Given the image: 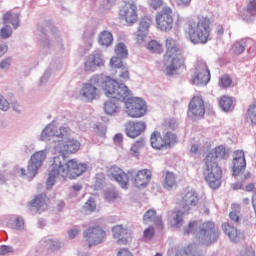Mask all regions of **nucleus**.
<instances>
[{
	"label": "nucleus",
	"instance_id": "obj_1",
	"mask_svg": "<svg viewBox=\"0 0 256 256\" xmlns=\"http://www.w3.org/2000/svg\"><path fill=\"white\" fill-rule=\"evenodd\" d=\"M97 89H102L110 99H125L127 96V88L123 83H118L116 79L109 76H93L82 88V95L88 101H93L97 97Z\"/></svg>",
	"mask_w": 256,
	"mask_h": 256
},
{
	"label": "nucleus",
	"instance_id": "obj_2",
	"mask_svg": "<svg viewBox=\"0 0 256 256\" xmlns=\"http://www.w3.org/2000/svg\"><path fill=\"white\" fill-rule=\"evenodd\" d=\"M86 171L87 164H83L75 158L67 161L65 156H55L49 177L46 181V187L47 189H51V187L55 185L56 177H62V179H77V177H81Z\"/></svg>",
	"mask_w": 256,
	"mask_h": 256
},
{
	"label": "nucleus",
	"instance_id": "obj_3",
	"mask_svg": "<svg viewBox=\"0 0 256 256\" xmlns=\"http://www.w3.org/2000/svg\"><path fill=\"white\" fill-rule=\"evenodd\" d=\"M187 35L193 45H205L211 39V20L207 17L190 20Z\"/></svg>",
	"mask_w": 256,
	"mask_h": 256
},
{
	"label": "nucleus",
	"instance_id": "obj_4",
	"mask_svg": "<svg viewBox=\"0 0 256 256\" xmlns=\"http://www.w3.org/2000/svg\"><path fill=\"white\" fill-rule=\"evenodd\" d=\"M165 57L166 59H171L170 65L165 68V74L168 75V77H171L176 73H183V71H187L185 58H183V54H181L177 41L174 39L166 40Z\"/></svg>",
	"mask_w": 256,
	"mask_h": 256
},
{
	"label": "nucleus",
	"instance_id": "obj_5",
	"mask_svg": "<svg viewBox=\"0 0 256 256\" xmlns=\"http://www.w3.org/2000/svg\"><path fill=\"white\" fill-rule=\"evenodd\" d=\"M203 176L210 189H219L223 183V169L219 166L218 161H214L211 157L203 160Z\"/></svg>",
	"mask_w": 256,
	"mask_h": 256
},
{
	"label": "nucleus",
	"instance_id": "obj_6",
	"mask_svg": "<svg viewBox=\"0 0 256 256\" xmlns=\"http://www.w3.org/2000/svg\"><path fill=\"white\" fill-rule=\"evenodd\" d=\"M126 88L127 94L124 98H114L117 101H124L126 107V113L129 117L133 119H139V117H143L145 113H147V104L143 99L137 97H131V90L127 85L123 84Z\"/></svg>",
	"mask_w": 256,
	"mask_h": 256
},
{
	"label": "nucleus",
	"instance_id": "obj_7",
	"mask_svg": "<svg viewBox=\"0 0 256 256\" xmlns=\"http://www.w3.org/2000/svg\"><path fill=\"white\" fill-rule=\"evenodd\" d=\"M247 168V161L245 160V152L243 150H236L233 157V177H239L238 181L233 184V189H243V183L247 179H251L250 172L243 174Z\"/></svg>",
	"mask_w": 256,
	"mask_h": 256
},
{
	"label": "nucleus",
	"instance_id": "obj_8",
	"mask_svg": "<svg viewBox=\"0 0 256 256\" xmlns=\"http://www.w3.org/2000/svg\"><path fill=\"white\" fill-rule=\"evenodd\" d=\"M84 243L86 247L91 249V247H96V245H101L103 241H105V237H107V232L100 225H94L88 227L84 233Z\"/></svg>",
	"mask_w": 256,
	"mask_h": 256
},
{
	"label": "nucleus",
	"instance_id": "obj_9",
	"mask_svg": "<svg viewBox=\"0 0 256 256\" xmlns=\"http://www.w3.org/2000/svg\"><path fill=\"white\" fill-rule=\"evenodd\" d=\"M45 159H47V154L45 153V151L40 150L35 152L31 156L30 161L28 162L27 171L24 168L20 169L22 177H30L31 179H33V177L37 175V171L41 169Z\"/></svg>",
	"mask_w": 256,
	"mask_h": 256
},
{
	"label": "nucleus",
	"instance_id": "obj_10",
	"mask_svg": "<svg viewBox=\"0 0 256 256\" xmlns=\"http://www.w3.org/2000/svg\"><path fill=\"white\" fill-rule=\"evenodd\" d=\"M199 239L205 241L207 245L215 243L219 239V229L212 221L204 222L200 227Z\"/></svg>",
	"mask_w": 256,
	"mask_h": 256
},
{
	"label": "nucleus",
	"instance_id": "obj_11",
	"mask_svg": "<svg viewBox=\"0 0 256 256\" xmlns=\"http://www.w3.org/2000/svg\"><path fill=\"white\" fill-rule=\"evenodd\" d=\"M205 116V100L203 96L194 95L188 104V117L190 119L203 118Z\"/></svg>",
	"mask_w": 256,
	"mask_h": 256
},
{
	"label": "nucleus",
	"instance_id": "obj_12",
	"mask_svg": "<svg viewBox=\"0 0 256 256\" xmlns=\"http://www.w3.org/2000/svg\"><path fill=\"white\" fill-rule=\"evenodd\" d=\"M179 205L182 207L184 213H189L191 207H197L199 205V194L194 189H184Z\"/></svg>",
	"mask_w": 256,
	"mask_h": 256
},
{
	"label": "nucleus",
	"instance_id": "obj_13",
	"mask_svg": "<svg viewBox=\"0 0 256 256\" xmlns=\"http://www.w3.org/2000/svg\"><path fill=\"white\" fill-rule=\"evenodd\" d=\"M196 71L192 77L193 85H207L211 81V72L207 67V63L200 61L196 63Z\"/></svg>",
	"mask_w": 256,
	"mask_h": 256
},
{
	"label": "nucleus",
	"instance_id": "obj_14",
	"mask_svg": "<svg viewBox=\"0 0 256 256\" xmlns=\"http://www.w3.org/2000/svg\"><path fill=\"white\" fill-rule=\"evenodd\" d=\"M120 19L125 21L128 25H135L139 17L137 15V5L133 3H126L119 11Z\"/></svg>",
	"mask_w": 256,
	"mask_h": 256
},
{
	"label": "nucleus",
	"instance_id": "obj_15",
	"mask_svg": "<svg viewBox=\"0 0 256 256\" xmlns=\"http://www.w3.org/2000/svg\"><path fill=\"white\" fill-rule=\"evenodd\" d=\"M112 235L114 239H117L118 245H127L129 239H131V229L123 226V224H117L112 227Z\"/></svg>",
	"mask_w": 256,
	"mask_h": 256
},
{
	"label": "nucleus",
	"instance_id": "obj_16",
	"mask_svg": "<svg viewBox=\"0 0 256 256\" xmlns=\"http://www.w3.org/2000/svg\"><path fill=\"white\" fill-rule=\"evenodd\" d=\"M145 129H147V124L143 121H129L125 124V133L130 139H137Z\"/></svg>",
	"mask_w": 256,
	"mask_h": 256
},
{
	"label": "nucleus",
	"instance_id": "obj_17",
	"mask_svg": "<svg viewBox=\"0 0 256 256\" xmlns=\"http://www.w3.org/2000/svg\"><path fill=\"white\" fill-rule=\"evenodd\" d=\"M105 65V59H103V54L96 52L90 54L86 61L84 62V70L88 73H91L97 69V67H103Z\"/></svg>",
	"mask_w": 256,
	"mask_h": 256
},
{
	"label": "nucleus",
	"instance_id": "obj_18",
	"mask_svg": "<svg viewBox=\"0 0 256 256\" xmlns=\"http://www.w3.org/2000/svg\"><path fill=\"white\" fill-rule=\"evenodd\" d=\"M149 27H151V19L141 18L135 38L138 45H141L147 41V36L149 35Z\"/></svg>",
	"mask_w": 256,
	"mask_h": 256
},
{
	"label": "nucleus",
	"instance_id": "obj_19",
	"mask_svg": "<svg viewBox=\"0 0 256 256\" xmlns=\"http://www.w3.org/2000/svg\"><path fill=\"white\" fill-rule=\"evenodd\" d=\"M109 173L122 189H129V175L125 171L117 166H112Z\"/></svg>",
	"mask_w": 256,
	"mask_h": 256
},
{
	"label": "nucleus",
	"instance_id": "obj_20",
	"mask_svg": "<svg viewBox=\"0 0 256 256\" xmlns=\"http://www.w3.org/2000/svg\"><path fill=\"white\" fill-rule=\"evenodd\" d=\"M81 149V143L75 139H70L65 142V144L58 145V151L61 153L60 156L65 157L69 153H77Z\"/></svg>",
	"mask_w": 256,
	"mask_h": 256
},
{
	"label": "nucleus",
	"instance_id": "obj_21",
	"mask_svg": "<svg viewBox=\"0 0 256 256\" xmlns=\"http://www.w3.org/2000/svg\"><path fill=\"white\" fill-rule=\"evenodd\" d=\"M149 181H151V170L149 169L139 170L132 179V183L136 187H147Z\"/></svg>",
	"mask_w": 256,
	"mask_h": 256
},
{
	"label": "nucleus",
	"instance_id": "obj_22",
	"mask_svg": "<svg viewBox=\"0 0 256 256\" xmlns=\"http://www.w3.org/2000/svg\"><path fill=\"white\" fill-rule=\"evenodd\" d=\"M161 31H171L173 29V10L167 6L162 9Z\"/></svg>",
	"mask_w": 256,
	"mask_h": 256
},
{
	"label": "nucleus",
	"instance_id": "obj_23",
	"mask_svg": "<svg viewBox=\"0 0 256 256\" xmlns=\"http://www.w3.org/2000/svg\"><path fill=\"white\" fill-rule=\"evenodd\" d=\"M222 230L229 237L230 240L233 241V243H239V241H242V239H245V236L243 233L239 232L237 228L231 226L229 222H224L222 224Z\"/></svg>",
	"mask_w": 256,
	"mask_h": 256
},
{
	"label": "nucleus",
	"instance_id": "obj_24",
	"mask_svg": "<svg viewBox=\"0 0 256 256\" xmlns=\"http://www.w3.org/2000/svg\"><path fill=\"white\" fill-rule=\"evenodd\" d=\"M2 21L4 25H12L14 29L19 26V15L13 11H8L2 16Z\"/></svg>",
	"mask_w": 256,
	"mask_h": 256
},
{
	"label": "nucleus",
	"instance_id": "obj_25",
	"mask_svg": "<svg viewBox=\"0 0 256 256\" xmlns=\"http://www.w3.org/2000/svg\"><path fill=\"white\" fill-rule=\"evenodd\" d=\"M177 141V135L173 134L172 132H168L164 135L162 139L161 147L162 149H171L173 145H176Z\"/></svg>",
	"mask_w": 256,
	"mask_h": 256
},
{
	"label": "nucleus",
	"instance_id": "obj_26",
	"mask_svg": "<svg viewBox=\"0 0 256 256\" xmlns=\"http://www.w3.org/2000/svg\"><path fill=\"white\" fill-rule=\"evenodd\" d=\"M212 158L213 161H217L218 159H227V150L223 146L216 147L212 152H210L205 159Z\"/></svg>",
	"mask_w": 256,
	"mask_h": 256
},
{
	"label": "nucleus",
	"instance_id": "obj_27",
	"mask_svg": "<svg viewBox=\"0 0 256 256\" xmlns=\"http://www.w3.org/2000/svg\"><path fill=\"white\" fill-rule=\"evenodd\" d=\"M29 207H35L37 211H41L42 207H45L47 205V195L40 194L35 196V198L29 202Z\"/></svg>",
	"mask_w": 256,
	"mask_h": 256
},
{
	"label": "nucleus",
	"instance_id": "obj_28",
	"mask_svg": "<svg viewBox=\"0 0 256 256\" xmlns=\"http://www.w3.org/2000/svg\"><path fill=\"white\" fill-rule=\"evenodd\" d=\"M51 127L53 136L58 139H63V137H67L69 133H71V129L69 127H59L55 124H51Z\"/></svg>",
	"mask_w": 256,
	"mask_h": 256
},
{
	"label": "nucleus",
	"instance_id": "obj_29",
	"mask_svg": "<svg viewBox=\"0 0 256 256\" xmlns=\"http://www.w3.org/2000/svg\"><path fill=\"white\" fill-rule=\"evenodd\" d=\"M104 111L106 115H115L121 111V107L113 100H108L104 103Z\"/></svg>",
	"mask_w": 256,
	"mask_h": 256
},
{
	"label": "nucleus",
	"instance_id": "obj_30",
	"mask_svg": "<svg viewBox=\"0 0 256 256\" xmlns=\"http://www.w3.org/2000/svg\"><path fill=\"white\" fill-rule=\"evenodd\" d=\"M232 211L229 213V217L231 221H233L236 225H241V205L239 204H232L231 206Z\"/></svg>",
	"mask_w": 256,
	"mask_h": 256
},
{
	"label": "nucleus",
	"instance_id": "obj_31",
	"mask_svg": "<svg viewBox=\"0 0 256 256\" xmlns=\"http://www.w3.org/2000/svg\"><path fill=\"white\" fill-rule=\"evenodd\" d=\"M99 43L104 47H109L113 44V34L109 31H103L99 36Z\"/></svg>",
	"mask_w": 256,
	"mask_h": 256
},
{
	"label": "nucleus",
	"instance_id": "obj_32",
	"mask_svg": "<svg viewBox=\"0 0 256 256\" xmlns=\"http://www.w3.org/2000/svg\"><path fill=\"white\" fill-rule=\"evenodd\" d=\"M177 185V176L173 172H166L165 178H164V187L166 189H172V187H175Z\"/></svg>",
	"mask_w": 256,
	"mask_h": 256
},
{
	"label": "nucleus",
	"instance_id": "obj_33",
	"mask_svg": "<svg viewBox=\"0 0 256 256\" xmlns=\"http://www.w3.org/2000/svg\"><path fill=\"white\" fill-rule=\"evenodd\" d=\"M150 143L153 149L159 151L161 149V132L154 131L150 136Z\"/></svg>",
	"mask_w": 256,
	"mask_h": 256
},
{
	"label": "nucleus",
	"instance_id": "obj_34",
	"mask_svg": "<svg viewBox=\"0 0 256 256\" xmlns=\"http://www.w3.org/2000/svg\"><path fill=\"white\" fill-rule=\"evenodd\" d=\"M219 107L223 111H230L231 107H233V98L227 95L222 96L219 100Z\"/></svg>",
	"mask_w": 256,
	"mask_h": 256
},
{
	"label": "nucleus",
	"instance_id": "obj_35",
	"mask_svg": "<svg viewBox=\"0 0 256 256\" xmlns=\"http://www.w3.org/2000/svg\"><path fill=\"white\" fill-rule=\"evenodd\" d=\"M246 118L253 126H256V101L248 106Z\"/></svg>",
	"mask_w": 256,
	"mask_h": 256
},
{
	"label": "nucleus",
	"instance_id": "obj_36",
	"mask_svg": "<svg viewBox=\"0 0 256 256\" xmlns=\"http://www.w3.org/2000/svg\"><path fill=\"white\" fill-rule=\"evenodd\" d=\"M143 147H145V142L143 140L134 142L130 148V155L132 157H139V153H141Z\"/></svg>",
	"mask_w": 256,
	"mask_h": 256
},
{
	"label": "nucleus",
	"instance_id": "obj_37",
	"mask_svg": "<svg viewBox=\"0 0 256 256\" xmlns=\"http://www.w3.org/2000/svg\"><path fill=\"white\" fill-rule=\"evenodd\" d=\"M155 221H157V211L149 209L143 216V223L149 225V223H155Z\"/></svg>",
	"mask_w": 256,
	"mask_h": 256
},
{
	"label": "nucleus",
	"instance_id": "obj_38",
	"mask_svg": "<svg viewBox=\"0 0 256 256\" xmlns=\"http://www.w3.org/2000/svg\"><path fill=\"white\" fill-rule=\"evenodd\" d=\"M116 73H118V81L122 83H126V81L131 79L128 66H124L123 68H120V70H116Z\"/></svg>",
	"mask_w": 256,
	"mask_h": 256
},
{
	"label": "nucleus",
	"instance_id": "obj_39",
	"mask_svg": "<svg viewBox=\"0 0 256 256\" xmlns=\"http://www.w3.org/2000/svg\"><path fill=\"white\" fill-rule=\"evenodd\" d=\"M110 67L119 71L120 69H123V67H127V65L123 63L121 56H113L110 59Z\"/></svg>",
	"mask_w": 256,
	"mask_h": 256
},
{
	"label": "nucleus",
	"instance_id": "obj_40",
	"mask_svg": "<svg viewBox=\"0 0 256 256\" xmlns=\"http://www.w3.org/2000/svg\"><path fill=\"white\" fill-rule=\"evenodd\" d=\"M114 53H116V55L122 59H127L128 51L127 47L123 43H118L115 46Z\"/></svg>",
	"mask_w": 256,
	"mask_h": 256
},
{
	"label": "nucleus",
	"instance_id": "obj_41",
	"mask_svg": "<svg viewBox=\"0 0 256 256\" xmlns=\"http://www.w3.org/2000/svg\"><path fill=\"white\" fill-rule=\"evenodd\" d=\"M84 211L86 213H95L97 211V203L95 202V198H89L83 206Z\"/></svg>",
	"mask_w": 256,
	"mask_h": 256
},
{
	"label": "nucleus",
	"instance_id": "obj_42",
	"mask_svg": "<svg viewBox=\"0 0 256 256\" xmlns=\"http://www.w3.org/2000/svg\"><path fill=\"white\" fill-rule=\"evenodd\" d=\"M232 53L234 55H241L245 52V41L241 40L232 45Z\"/></svg>",
	"mask_w": 256,
	"mask_h": 256
},
{
	"label": "nucleus",
	"instance_id": "obj_43",
	"mask_svg": "<svg viewBox=\"0 0 256 256\" xmlns=\"http://www.w3.org/2000/svg\"><path fill=\"white\" fill-rule=\"evenodd\" d=\"M53 130L51 124L45 127V129L41 133V141H51L53 139Z\"/></svg>",
	"mask_w": 256,
	"mask_h": 256
},
{
	"label": "nucleus",
	"instance_id": "obj_44",
	"mask_svg": "<svg viewBox=\"0 0 256 256\" xmlns=\"http://www.w3.org/2000/svg\"><path fill=\"white\" fill-rule=\"evenodd\" d=\"M4 25L5 26L0 29V37L1 39H9V37L13 35V29L7 24Z\"/></svg>",
	"mask_w": 256,
	"mask_h": 256
},
{
	"label": "nucleus",
	"instance_id": "obj_45",
	"mask_svg": "<svg viewBox=\"0 0 256 256\" xmlns=\"http://www.w3.org/2000/svg\"><path fill=\"white\" fill-rule=\"evenodd\" d=\"M49 249H51V251H59V249H61L62 244L61 241L57 240V239H50L48 241H46Z\"/></svg>",
	"mask_w": 256,
	"mask_h": 256
},
{
	"label": "nucleus",
	"instance_id": "obj_46",
	"mask_svg": "<svg viewBox=\"0 0 256 256\" xmlns=\"http://www.w3.org/2000/svg\"><path fill=\"white\" fill-rule=\"evenodd\" d=\"M198 227H199L198 221L190 222L188 224V227L184 228V235H191V233H195Z\"/></svg>",
	"mask_w": 256,
	"mask_h": 256
},
{
	"label": "nucleus",
	"instance_id": "obj_47",
	"mask_svg": "<svg viewBox=\"0 0 256 256\" xmlns=\"http://www.w3.org/2000/svg\"><path fill=\"white\" fill-rule=\"evenodd\" d=\"M148 50L151 51V53H160L161 52V44L157 42L156 40H151L148 43Z\"/></svg>",
	"mask_w": 256,
	"mask_h": 256
},
{
	"label": "nucleus",
	"instance_id": "obj_48",
	"mask_svg": "<svg viewBox=\"0 0 256 256\" xmlns=\"http://www.w3.org/2000/svg\"><path fill=\"white\" fill-rule=\"evenodd\" d=\"M246 11L251 17H256V0H249Z\"/></svg>",
	"mask_w": 256,
	"mask_h": 256
},
{
	"label": "nucleus",
	"instance_id": "obj_49",
	"mask_svg": "<svg viewBox=\"0 0 256 256\" xmlns=\"http://www.w3.org/2000/svg\"><path fill=\"white\" fill-rule=\"evenodd\" d=\"M231 83H233V80H231V77H229V75L222 76L219 81V85L223 89H227V87H231Z\"/></svg>",
	"mask_w": 256,
	"mask_h": 256
},
{
	"label": "nucleus",
	"instance_id": "obj_50",
	"mask_svg": "<svg viewBox=\"0 0 256 256\" xmlns=\"http://www.w3.org/2000/svg\"><path fill=\"white\" fill-rule=\"evenodd\" d=\"M117 197H119V195L117 192H115V190H108L104 194V198L108 203H113Z\"/></svg>",
	"mask_w": 256,
	"mask_h": 256
},
{
	"label": "nucleus",
	"instance_id": "obj_51",
	"mask_svg": "<svg viewBox=\"0 0 256 256\" xmlns=\"http://www.w3.org/2000/svg\"><path fill=\"white\" fill-rule=\"evenodd\" d=\"M155 236V228L153 226H149L143 232V237L146 240H151Z\"/></svg>",
	"mask_w": 256,
	"mask_h": 256
},
{
	"label": "nucleus",
	"instance_id": "obj_52",
	"mask_svg": "<svg viewBox=\"0 0 256 256\" xmlns=\"http://www.w3.org/2000/svg\"><path fill=\"white\" fill-rule=\"evenodd\" d=\"M183 215L184 212H181L180 210L176 211V215L174 217L175 227H181V225H183Z\"/></svg>",
	"mask_w": 256,
	"mask_h": 256
},
{
	"label": "nucleus",
	"instance_id": "obj_53",
	"mask_svg": "<svg viewBox=\"0 0 256 256\" xmlns=\"http://www.w3.org/2000/svg\"><path fill=\"white\" fill-rule=\"evenodd\" d=\"M0 109L1 111H7L9 109V102L0 94Z\"/></svg>",
	"mask_w": 256,
	"mask_h": 256
},
{
	"label": "nucleus",
	"instance_id": "obj_54",
	"mask_svg": "<svg viewBox=\"0 0 256 256\" xmlns=\"http://www.w3.org/2000/svg\"><path fill=\"white\" fill-rule=\"evenodd\" d=\"M23 227H25V220H23L21 217H17L15 219L14 229L20 230L23 229Z\"/></svg>",
	"mask_w": 256,
	"mask_h": 256
},
{
	"label": "nucleus",
	"instance_id": "obj_55",
	"mask_svg": "<svg viewBox=\"0 0 256 256\" xmlns=\"http://www.w3.org/2000/svg\"><path fill=\"white\" fill-rule=\"evenodd\" d=\"M116 256H133V253L127 248H122L117 252Z\"/></svg>",
	"mask_w": 256,
	"mask_h": 256
},
{
	"label": "nucleus",
	"instance_id": "obj_56",
	"mask_svg": "<svg viewBox=\"0 0 256 256\" xmlns=\"http://www.w3.org/2000/svg\"><path fill=\"white\" fill-rule=\"evenodd\" d=\"M173 3L178 5V7H187L191 3V0H172Z\"/></svg>",
	"mask_w": 256,
	"mask_h": 256
},
{
	"label": "nucleus",
	"instance_id": "obj_57",
	"mask_svg": "<svg viewBox=\"0 0 256 256\" xmlns=\"http://www.w3.org/2000/svg\"><path fill=\"white\" fill-rule=\"evenodd\" d=\"M11 67V58H6L0 63L1 69H9Z\"/></svg>",
	"mask_w": 256,
	"mask_h": 256
},
{
	"label": "nucleus",
	"instance_id": "obj_58",
	"mask_svg": "<svg viewBox=\"0 0 256 256\" xmlns=\"http://www.w3.org/2000/svg\"><path fill=\"white\" fill-rule=\"evenodd\" d=\"M149 5L152 9H159L161 7V0H149Z\"/></svg>",
	"mask_w": 256,
	"mask_h": 256
},
{
	"label": "nucleus",
	"instance_id": "obj_59",
	"mask_svg": "<svg viewBox=\"0 0 256 256\" xmlns=\"http://www.w3.org/2000/svg\"><path fill=\"white\" fill-rule=\"evenodd\" d=\"M11 251H13V248H11V246L0 247V255H7V253H11Z\"/></svg>",
	"mask_w": 256,
	"mask_h": 256
},
{
	"label": "nucleus",
	"instance_id": "obj_60",
	"mask_svg": "<svg viewBox=\"0 0 256 256\" xmlns=\"http://www.w3.org/2000/svg\"><path fill=\"white\" fill-rule=\"evenodd\" d=\"M68 235L70 239H75V237L79 235V230L77 228L71 229L70 231H68Z\"/></svg>",
	"mask_w": 256,
	"mask_h": 256
},
{
	"label": "nucleus",
	"instance_id": "obj_61",
	"mask_svg": "<svg viewBox=\"0 0 256 256\" xmlns=\"http://www.w3.org/2000/svg\"><path fill=\"white\" fill-rule=\"evenodd\" d=\"M216 33L219 37L223 36V33H224L223 25L219 24L216 26Z\"/></svg>",
	"mask_w": 256,
	"mask_h": 256
},
{
	"label": "nucleus",
	"instance_id": "obj_62",
	"mask_svg": "<svg viewBox=\"0 0 256 256\" xmlns=\"http://www.w3.org/2000/svg\"><path fill=\"white\" fill-rule=\"evenodd\" d=\"M115 143H123V134H116L114 136Z\"/></svg>",
	"mask_w": 256,
	"mask_h": 256
},
{
	"label": "nucleus",
	"instance_id": "obj_63",
	"mask_svg": "<svg viewBox=\"0 0 256 256\" xmlns=\"http://www.w3.org/2000/svg\"><path fill=\"white\" fill-rule=\"evenodd\" d=\"M7 51H8L7 45H5V44L1 45L0 46V57H3Z\"/></svg>",
	"mask_w": 256,
	"mask_h": 256
},
{
	"label": "nucleus",
	"instance_id": "obj_64",
	"mask_svg": "<svg viewBox=\"0 0 256 256\" xmlns=\"http://www.w3.org/2000/svg\"><path fill=\"white\" fill-rule=\"evenodd\" d=\"M246 191H248V193H251V191H255V184L254 183H249L246 186Z\"/></svg>",
	"mask_w": 256,
	"mask_h": 256
}]
</instances>
